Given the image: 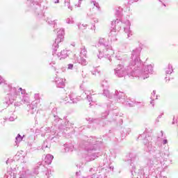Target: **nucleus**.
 Returning <instances> with one entry per match:
<instances>
[{
    "label": "nucleus",
    "instance_id": "45",
    "mask_svg": "<svg viewBox=\"0 0 178 178\" xmlns=\"http://www.w3.org/2000/svg\"><path fill=\"white\" fill-rule=\"evenodd\" d=\"M95 170H94V168H90L89 170V172H90L91 173H92V172H95Z\"/></svg>",
    "mask_w": 178,
    "mask_h": 178
},
{
    "label": "nucleus",
    "instance_id": "37",
    "mask_svg": "<svg viewBox=\"0 0 178 178\" xmlns=\"http://www.w3.org/2000/svg\"><path fill=\"white\" fill-rule=\"evenodd\" d=\"M81 74H82V77L83 78V79H85V77H87V73H86V72H84V70H82L81 71Z\"/></svg>",
    "mask_w": 178,
    "mask_h": 178
},
{
    "label": "nucleus",
    "instance_id": "10",
    "mask_svg": "<svg viewBox=\"0 0 178 178\" xmlns=\"http://www.w3.org/2000/svg\"><path fill=\"white\" fill-rule=\"evenodd\" d=\"M141 53V48L138 47L133 50L131 60L129 61V66L131 69H140L141 67V60L140 59V54Z\"/></svg>",
    "mask_w": 178,
    "mask_h": 178
},
{
    "label": "nucleus",
    "instance_id": "13",
    "mask_svg": "<svg viewBox=\"0 0 178 178\" xmlns=\"http://www.w3.org/2000/svg\"><path fill=\"white\" fill-rule=\"evenodd\" d=\"M55 47H53L54 51H53V55H56L58 56V58H61L60 59H65V58H67V56H69V55H70V50H66L64 49L63 51H61V52H58L56 54V51H58V49L55 51L54 49Z\"/></svg>",
    "mask_w": 178,
    "mask_h": 178
},
{
    "label": "nucleus",
    "instance_id": "33",
    "mask_svg": "<svg viewBox=\"0 0 178 178\" xmlns=\"http://www.w3.org/2000/svg\"><path fill=\"white\" fill-rule=\"evenodd\" d=\"M130 131H131V129H130V128L125 129L124 130V135H122V137H126V136H127V134H130Z\"/></svg>",
    "mask_w": 178,
    "mask_h": 178
},
{
    "label": "nucleus",
    "instance_id": "29",
    "mask_svg": "<svg viewBox=\"0 0 178 178\" xmlns=\"http://www.w3.org/2000/svg\"><path fill=\"white\" fill-rule=\"evenodd\" d=\"M69 125V121L64 122L63 124H62L61 126L59 127V129H60L61 130L63 129H67V126Z\"/></svg>",
    "mask_w": 178,
    "mask_h": 178
},
{
    "label": "nucleus",
    "instance_id": "51",
    "mask_svg": "<svg viewBox=\"0 0 178 178\" xmlns=\"http://www.w3.org/2000/svg\"><path fill=\"white\" fill-rule=\"evenodd\" d=\"M94 22H95V23H98V19H95L94 20Z\"/></svg>",
    "mask_w": 178,
    "mask_h": 178
},
{
    "label": "nucleus",
    "instance_id": "9",
    "mask_svg": "<svg viewBox=\"0 0 178 178\" xmlns=\"http://www.w3.org/2000/svg\"><path fill=\"white\" fill-rule=\"evenodd\" d=\"M142 67L143 64H141L140 68L136 67L135 69V72H138V75H135V77H138L140 80H145V79L149 77V74L154 73V67L152 65H144L143 70L141 69Z\"/></svg>",
    "mask_w": 178,
    "mask_h": 178
},
{
    "label": "nucleus",
    "instance_id": "21",
    "mask_svg": "<svg viewBox=\"0 0 178 178\" xmlns=\"http://www.w3.org/2000/svg\"><path fill=\"white\" fill-rule=\"evenodd\" d=\"M87 49L86 48V46L82 45L80 49V58H87Z\"/></svg>",
    "mask_w": 178,
    "mask_h": 178
},
{
    "label": "nucleus",
    "instance_id": "5",
    "mask_svg": "<svg viewBox=\"0 0 178 178\" xmlns=\"http://www.w3.org/2000/svg\"><path fill=\"white\" fill-rule=\"evenodd\" d=\"M102 141L101 139L95 137H90L87 140L83 141V145L85 146L86 154H85V160L86 162H91L98 158L99 153L98 152V146Z\"/></svg>",
    "mask_w": 178,
    "mask_h": 178
},
{
    "label": "nucleus",
    "instance_id": "43",
    "mask_svg": "<svg viewBox=\"0 0 178 178\" xmlns=\"http://www.w3.org/2000/svg\"><path fill=\"white\" fill-rule=\"evenodd\" d=\"M116 15L118 16V17H120V10H118L116 11Z\"/></svg>",
    "mask_w": 178,
    "mask_h": 178
},
{
    "label": "nucleus",
    "instance_id": "7",
    "mask_svg": "<svg viewBox=\"0 0 178 178\" xmlns=\"http://www.w3.org/2000/svg\"><path fill=\"white\" fill-rule=\"evenodd\" d=\"M44 169L43 175H44V178H49V171L48 168H45L42 161L38 163L36 168L33 172H31L27 168L22 167V170H19L18 174V178H26L29 176H34V175H38V169Z\"/></svg>",
    "mask_w": 178,
    "mask_h": 178
},
{
    "label": "nucleus",
    "instance_id": "20",
    "mask_svg": "<svg viewBox=\"0 0 178 178\" xmlns=\"http://www.w3.org/2000/svg\"><path fill=\"white\" fill-rule=\"evenodd\" d=\"M85 95H86V98L89 102H95V100L92 99L93 95L92 92H91V90H85Z\"/></svg>",
    "mask_w": 178,
    "mask_h": 178
},
{
    "label": "nucleus",
    "instance_id": "3",
    "mask_svg": "<svg viewBox=\"0 0 178 178\" xmlns=\"http://www.w3.org/2000/svg\"><path fill=\"white\" fill-rule=\"evenodd\" d=\"M103 95L111 99L107 103V107L110 108L113 111L116 110V106H115V104L117 102H121L126 106H129V108H133L136 106L138 104H140L138 102H135L134 100H131V99H126V95L124 92L115 90V92H109L108 90H104Z\"/></svg>",
    "mask_w": 178,
    "mask_h": 178
},
{
    "label": "nucleus",
    "instance_id": "17",
    "mask_svg": "<svg viewBox=\"0 0 178 178\" xmlns=\"http://www.w3.org/2000/svg\"><path fill=\"white\" fill-rule=\"evenodd\" d=\"M64 101L69 104H77V99L74 98V95L73 94L69 95L68 97H65Z\"/></svg>",
    "mask_w": 178,
    "mask_h": 178
},
{
    "label": "nucleus",
    "instance_id": "24",
    "mask_svg": "<svg viewBox=\"0 0 178 178\" xmlns=\"http://www.w3.org/2000/svg\"><path fill=\"white\" fill-rule=\"evenodd\" d=\"M86 120L88 122H89V123H98V121H99V124H101V126H104L105 124H102V122L101 121V119H99V120H96L94 118H86Z\"/></svg>",
    "mask_w": 178,
    "mask_h": 178
},
{
    "label": "nucleus",
    "instance_id": "49",
    "mask_svg": "<svg viewBox=\"0 0 178 178\" xmlns=\"http://www.w3.org/2000/svg\"><path fill=\"white\" fill-rule=\"evenodd\" d=\"M54 3H59V0H56L53 1Z\"/></svg>",
    "mask_w": 178,
    "mask_h": 178
},
{
    "label": "nucleus",
    "instance_id": "42",
    "mask_svg": "<svg viewBox=\"0 0 178 178\" xmlns=\"http://www.w3.org/2000/svg\"><path fill=\"white\" fill-rule=\"evenodd\" d=\"M56 22H58V20L49 21V24H56Z\"/></svg>",
    "mask_w": 178,
    "mask_h": 178
},
{
    "label": "nucleus",
    "instance_id": "55",
    "mask_svg": "<svg viewBox=\"0 0 178 178\" xmlns=\"http://www.w3.org/2000/svg\"><path fill=\"white\" fill-rule=\"evenodd\" d=\"M163 0H159L160 2H162Z\"/></svg>",
    "mask_w": 178,
    "mask_h": 178
},
{
    "label": "nucleus",
    "instance_id": "11",
    "mask_svg": "<svg viewBox=\"0 0 178 178\" xmlns=\"http://www.w3.org/2000/svg\"><path fill=\"white\" fill-rule=\"evenodd\" d=\"M130 162L129 169H131L132 176H140V175L144 176V168L143 167H140L138 171L136 170V159L131 158Z\"/></svg>",
    "mask_w": 178,
    "mask_h": 178
},
{
    "label": "nucleus",
    "instance_id": "58",
    "mask_svg": "<svg viewBox=\"0 0 178 178\" xmlns=\"http://www.w3.org/2000/svg\"><path fill=\"white\" fill-rule=\"evenodd\" d=\"M54 70H56V68H54Z\"/></svg>",
    "mask_w": 178,
    "mask_h": 178
},
{
    "label": "nucleus",
    "instance_id": "26",
    "mask_svg": "<svg viewBox=\"0 0 178 178\" xmlns=\"http://www.w3.org/2000/svg\"><path fill=\"white\" fill-rule=\"evenodd\" d=\"M78 63L80 65H82V66H86V65H87V60L84 58V57H80V58L78 60Z\"/></svg>",
    "mask_w": 178,
    "mask_h": 178
},
{
    "label": "nucleus",
    "instance_id": "40",
    "mask_svg": "<svg viewBox=\"0 0 178 178\" xmlns=\"http://www.w3.org/2000/svg\"><path fill=\"white\" fill-rule=\"evenodd\" d=\"M3 83H5V80L0 76V86L1 84H3Z\"/></svg>",
    "mask_w": 178,
    "mask_h": 178
},
{
    "label": "nucleus",
    "instance_id": "47",
    "mask_svg": "<svg viewBox=\"0 0 178 178\" xmlns=\"http://www.w3.org/2000/svg\"><path fill=\"white\" fill-rule=\"evenodd\" d=\"M163 115V113H161V115H159L157 118L159 119H161L162 118V115Z\"/></svg>",
    "mask_w": 178,
    "mask_h": 178
},
{
    "label": "nucleus",
    "instance_id": "57",
    "mask_svg": "<svg viewBox=\"0 0 178 178\" xmlns=\"http://www.w3.org/2000/svg\"><path fill=\"white\" fill-rule=\"evenodd\" d=\"M8 160L6 161V163H8Z\"/></svg>",
    "mask_w": 178,
    "mask_h": 178
},
{
    "label": "nucleus",
    "instance_id": "48",
    "mask_svg": "<svg viewBox=\"0 0 178 178\" xmlns=\"http://www.w3.org/2000/svg\"><path fill=\"white\" fill-rule=\"evenodd\" d=\"M159 119H160V118H159L157 117V118L156 119V123H159Z\"/></svg>",
    "mask_w": 178,
    "mask_h": 178
},
{
    "label": "nucleus",
    "instance_id": "16",
    "mask_svg": "<svg viewBox=\"0 0 178 178\" xmlns=\"http://www.w3.org/2000/svg\"><path fill=\"white\" fill-rule=\"evenodd\" d=\"M118 33H119V31H117L115 27L111 26V31L108 33V37L111 41H116V36L118 35Z\"/></svg>",
    "mask_w": 178,
    "mask_h": 178
},
{
    "label": "nucleus",
    "instance_id": "54",
    "mask_svg": "<svg viewBox=\"0 0 178 178\" xmlns=\"http://www.w3.org/2000/svg\"><path fill=\"white\" fill-rule=\"evenodd\" d=\"M80 172H76V175L78 176V175H80Z\"/></svg>",
    "mask_w": 178,
    "mask_h": 178
},
{
    "label": "nucleus",
    "instance_id": "32",
    "mask_svg": "<svg viewBox=\"0 0 178 178\" xmlns=\"http://www.w3.org/2000/svg\"><path fill=\"white\" fill-rule=\"evenodd\" d=\"M101 86L104 88H108V81H106V80L102 81V83H101Z\"/></svg>",
    "mask_w": 178,
    "mask_h": 178
},
{
    "label": "nucleus",
    "instance_id": "39",
    "mask_svg": "<svg viewBox=\"0 0 178 178\" xmlns=\"http://www.w3.org/2000/svg\"><path fill=\"white\" fill-rule=\"evenodd\" d=\"M67 69H68L69 70H72L73 69V64H69V65H67Z\"/></svg>",
    "mask_w": 178,
    "mask_h": 178
},
{
    "label": "nucleus",
    "instance_id": "60",
    "mask_svg": "<svg viewBox=\"0 0 178 178\" xmlns=\"http://www.w3.org/2000/svg\"><path fill=\"white\" fill-rule=\"evenodd\" d=\"M135 1H138V0H135Z\"/></svg>",
    "mask_w": 178,
    "mask_h": 178
},
{
    "label": "nucleus",
    "instance_id": "34",
    "mask_svg": "<svg viewBox=\"0 0 178 178\" xmlns=\"http://www.w3.org/2000/svg\"><path fill=\"white\" fill-rule=\"evenodd\" d=\"M66 23L67 24H73V23H74V21H73V18L72 17H68L67 19H66Z\"/></svg>",
    "mask_w": 178,
    "mask_h": 178
},
{
    "label": "nucleus",
    "instance_id": "30",
    "mask_svg": "<svg viewBox=\"0 0 178 178\" xmlns=\"http://www.w3.org/2000/svg\"><path fill=\"white\" fill-rule=\"evenodd\" d=\"M65 6H67L68 9L72 10L73 8L70 6V0H65Z\"/></svg>",
    "mask_w": 178,
    "mask_h": 178
},
{
    "label": "nucleus",
    "instance_id": "6",
    "mask_svg": "<svg viewBox=\"0 0 178 178\" xmlns=\"http://www.w3.org/2000/svg\"><path fill=\"white\" fill-rule=\"evenodd\" d=\"M99 55L97 56L99 59L101 58H104V56H106L108 58L107 63H110L112 62L111 56H113L115 51L112 49V47H111V42L109 40H106L105 38H100L99 40Z\"/></svg>",
    "mask_w": 178,
    "mask_h": 178
},
{
    "label": "nucleus",
    "instance_id": "44",
    "mask_svg": "<svg viewBox=\"0 0 178 178\" xmlns=\"http://www.w3.org/2000/svg\"><path fill=\"white\" fill-rule=\"evenodd\" d=\"M81 2H83V0H79L78 8H80V6L81 5Z\"/></svg>",
    "mask_w": 178,
    "mask_h": 178
},
{
    "label": "nucleus",
    "instance_id": "19",
    "mask_svg": "<svg viewBox=\"0 0 178 178\" xmlns=\"http://www.w3.org/2000/svg\"><path fill=\"white\" fill-rule=\"evenodd\" d=\"M165 80H168V76H170L171 73H173V66H172L171 64H169L168 67L165 69Z\"/></svg>",
    "mask_w": 178,
    "mask_h": 178
},
{
    "label": "nucleus",
    "instance_id": "41",
    "mask_svg": "<svg viewBox=\"0 0 178 178\" xmlns=\"http://www.w3.org/2000/svg\"><path fill=\"white\" fill-rule=\"evenodd\" d=\"M16 119V118H14V117H10L9 118H8V120L10 121V122H15V120Z\"/></svg>",
    "mask_w": 178,
    "mask_h": 178
},
{
    "label": "nucleus",
    "instance_id": "38",
    "mask_svg": "<svg viewBox=\"0 0 178 178\" xmlns=\"http://www.w3.org/2000/svg\"><path fill=\"white\" fill-rule=\"evenodd\" d=\"M147 165L149 166H152V165H154V161H151V160H149V161L147 162Z\"/></svg>",
    "mask_w": 178,
    "mask_h": 178
},
{
    "label": "nucleus",
    "instance_id": "15",
    "mask_svg": "<svg viewBox=\"0 0 178 178\" xmlns=\"http://www.w3.org/2000/svg\"><path fill=\"white\" fill-rule=\"evenodd\" d=\"M40 103L39 99H35L33 102H31V104L28 106L29 109L28 112H30V113H34L35 111H37V106H38V104Z\"/></svg>",
    "mask_w": 178,
    "mask_h": 178
},
{
    "label": "nucleus",
    "instance_id": "22",
    "mask_svg": "<svg viewBox=\"0 0 178 178\" xmlns=\"http://www.w3.org/2000/svg\"><path fill=\"white\" fill-rule=\"evenodd\" d=\"M54 156L51 154H47L44 157V163H47V165H51Z\"/></svg>",
    "mask_w": 178,
    "mask_h": 178
},
{
    "label": "nucleus",
    "instance_id": "2",
    "mask_svg": "<svg viewBox=\"0 0 178 178\" xmlns=\"http://www.w3.org/2000/svg\"><path fill=\"white\" fill-rule=\"evenodd\" d=\"M5 90L10 91V93L7 94L6 97V104L7 105L13 104L16 99H17V103L15 104V106H20V105H24V104L30 103V97L29 94L26 92V90L22 88L12 87L10 85H6Z\"/></svg>",
    "mask_w": 178,
    "mask_h": 178
},
{
    "label": "nucleus",
    "instance_id": "23",
    "mask_svg": "<svg viewBox=\"0 0 178 178\" xmlns=\"http://www.w3.org/2000/svg\"><path fill=\"white\" fill-rule=\"evenodd\" d=\"M73 148H74L73 145L65 144L63 152H72Z\"/></svg>",
    "mask_w": 178,
    "mask_h": 178
},
{
    "label": "nucleus",
    "instance_id": "31",
    "mask_svg": "<svg viewBox=\"0 0 178 178\" xmlns=\"http://www.w3.org/2000/svg\"><path fill=\"white\" fill-rule=\"evenodd\" d=\"M20 141H23V138L20 136V134H18L15 138V143L17 144L18 143H20Z\"/></svg>",
    "mask_w": 178,
    "mask_h": 178
},
{
    "label": "nucleus",
    "instance_id": "56",
    "mask_svg": "<svg viewBox=\"0 0 178 178\" xmlns=\"http://www.w3.org/2000/svg\"><path fill=\"white\" fill-rule=\"evenodd\" d=\"M172 124H175V122H172Z\"/></svg>",
    "mask_w": 178,
    "mask_h": 178
},
{
    "label": "nucleus",
    "instance_id": "50",
    "mask_svg": "<svg viewBox=\"0 0 178 178\" xmlns=\"http://www.w3.org/2000/svg\"><path fill=\"white\" fill-rule=\"evenodd\" d=\"M92 74H93V75L97 74V71L92 72Z\"/></svg>",
    "mask_w": 178,
    "mask_h": 178
},
{
    "label": "nucleus",
    "instance_id": "27",
    "mask_svg": "<svg viewBox=\"0 0 178 178\" xmlns=\"http://www.w3.org/2000/svg\"><path fill=\"white\" fill-rule=\"evenodd\" d=\"M90 3H91L92 5H93V6H95V8H96V9H97V10H100L101 8L99 7V4L97 1H92L90 2Z\"/></svg>",
    "mask_w": 178,
    "mask_h": 178
},
{
    "label": "nucleus",
    "instance_id": "52",
    "mask_svg": "<svg viewBox=\"0 0 178 178\" xmlns=\"http://www.w3.org/2000/svg\"><path fill=\"white\" fill-rule=\"evenodd\" d=\"M90 178H95V175H92Z\"/></svg>",
    "mask_w": 178,
    "mask_h": 178
},
{
    "label": "nucleus",
    "instance_id": "36",
    "mask_svg": "<svg viewBox=\"0 0 178 178\" xmlns=\"http://www.w3.org/2000/svg\"><path fill=\"white\" fill-rule=\"evenodd\" d=\"M109 115V113L108 111H106L102 114V119H106V116Z\"/></svg>",
    "mask_w": 178,
    "mask_h": 178
},
{
    "label": "nucleus",
    "instance_id": "28",
    "mask_svg": "<svg viewBox=\"0 0 178 178\" xmlns=\"http://www.w3.org/2000/svg\"><path fill=\"white\" fill-rule=\"evenodd\" d=\"M88 25L86 24H78V28L79 29V30H86V29H87Z\"/></svg>",
    "mask_w": 178,
    "mask_h": 178
},
{
    "label": "nucleus",
    "instance_id": "53",
    "mask_svg": "<svg viewBox=\"0 0 178 178\" xmlns=\"http://www.w3.org/2000/svg\"><path fill=\"white\" fill-rule=\"evenodd\" d=\"M161 137H163V131H161Z\"/></svg>",
    "mask_w": 178,
    "mask_h": 178
},
{
    "label": "nucleus",
    "instance_id": "46",
    "mask_svg": "<svg viewBox=\"0 0 178 178\" xmlns=\"http://www.w3.org/2000/svg\"><path fill=\"white\" fill-rule=\"evenodd\" d=\"M56 63L55 61H53L49 63L50 65L53 66L52 65H55Z\"/></svg>",
    "mask_w": 178,
    "mask_h": 178
},
{
    "label": "nucleus",
    "instance_id": "4",
    "mask_svg": "<svg viewBox=\"0 0 178 178\" xmlns=\"http://www.w3.org/2000/svg\"><path fill=\"white\" fill-rule=\"evenodd\" d=\"M115 62L116 63H119L114 70L115 74L118 77H124L126 74H127L129 77H136V76H138V73L139 71L136 72L134 67L131 68L129 64L124 66L126 62H127V56L123 57L115 56Z\"/></svg>",
    "mask_w": 178,
    "mask_h": 178
},
{
    "label": "nucleus",
    "instance_id": "18",
    "mask_svg": "<svg viewBox=\"0 0 178 178\" xmlns=\"http://www.w3.org/2000/svg\"><path fill=\"white\" fill-rule=\"evenodd\" d=\"M56 85L58 88H63L65 87V79L62 78H56Z\"/></svg>",
    "mask_w": 178,
    "mask_h": 178
},
{
    "label": "nucleus",
    "instance_id": "59",
    "mask_svg": "<svg viewBox=\"0 0 178 178\" xmlns=\"http://www.w3.org/2000/svg\"><path fill=\"white\" fill-rule=\"evenodd\" d=\"M89 105H91V103H90Z\"/></svg>",
    "mask_w": 178,
    "mask_h": 178
},
{
    "label": "nucleus",
    "instance_id": "8",
    "mask_svg": "<svg viewBox=\"0 0 178 178\" xmlns=\"http://www.w3.org/2000/svg\"><path fill=\"white\" fill-rule=\"evenodd\" d=\"M111 27H114L117 31H120V29H122V26L127 38H129L130 35H132L131 30H130L131 24L129 19L120 21L117 19L111 22Z\"/></svg>",
    "mask_w": 178,
    "mask_h": 178
},
{
    "label": "nucleus",
    "instance_id": "14",
    "mask_svg": "<svg viewBox=\"0 0 178 178\" xmlns=\"http://www.w3.org/2000/svg\"><path fill=\"white\" fill-rule=\"evenodd\" d=\"M17 170H19V167L8 168L7 173L6 174V178H17Z\"/></svg>",
    "mask_w": 178,
    "mask_h": 178
},
{
    "label": "nucleus",
    "instance_id": "1",
    "mask_svg": "<svg viewBox=\"0 0 178 178\" xmlns=\"http://www.w3.org/2000/svg\"><path fill=\"white\" fill-rule=\"evenodd\" d=\"M138 140H141L145 145V149L147 152L154 154V158L157 162H162V161H166L170 156V152H169V147L164 146L168 144V139H163L162 145L160 147H155L152 145V138L149 135V133L144 132L138 136Z\"/></svg>",
    "mask_w": 178,
    "mask_h": 178
},
{
    "label": "nucleus",
    "instance_id": "25",
    "mask_svg": "<svg viewBox=\"0 0 178 178\" xmlns=\"http://www.w3.org/2000/svg\"><path fill=\"white\" fill-rule=\"evenodd\" d=\"M156 91L153 90V92H152V96H151V99L152 101L150 102L151 105H152V106H154V99H158V96H156Z\"/></svg>",
    "mask_w": 178,
    "mask_h": 178
},
{
    "label": "nucleus",
    "instance_id": "35",
    "mask_svg": "<svg viewBox=\"0 0 178 178\" xmlns=\"http://www.w3.org/2000/svg\"><path fill=\"white\" fill-rule=\"evenodd\" d=\"M49 146H48V141H44L43 143V145L42 146V149H45V148H48Z\"/></svg>",
    "mask_w": 178,
    "mask_h": 178
},
{
    "label": "nucleus",
    "instance_id": "12",
    "mask_svg": "<svg viewBox=\"0 0 178 178\" xmlns=\"http://www.w3.org/2000/svg\"><path fill=\"white\" fill-rule=\"evenodd\" d=\"M63 35H65V29H60L57 31V38L55 40V42L53 44V48H54V51H56V49L59 48L60 42L63 41Z\"/></svg>",
    "mask_w": 178,
    "mask_h": 178
}]
</instances>
